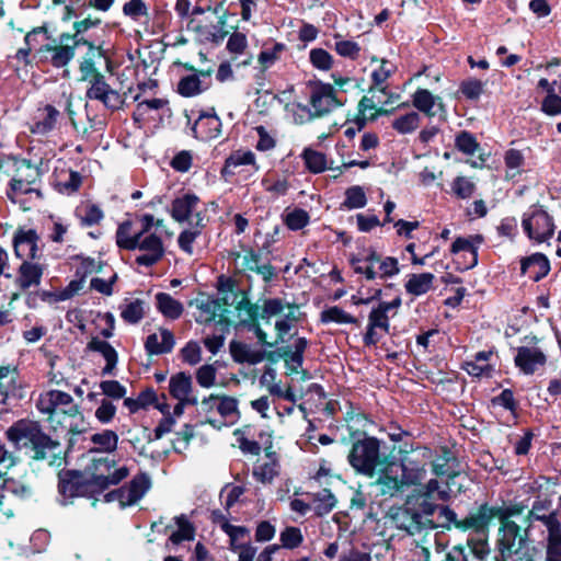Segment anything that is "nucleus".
<instances>
[{
    "instance_id": "obj_1",
    "label": "nucleus",
    "mask_w": 561,
    "mask_h": 561,
    "mask_svg": "<svg viewBox=\"0 0 561 561\" xmlns=\"http://www.w3.org/2000/svg\"><path fill=\"white\" fill-rule=\"evenodd\" d=\"M5 435L18 449H24L34 460L53 463L59 454L60 443L45 433L36 421L19 420L7 430Z\"/></svg>"
},
{
    "instance_id": "obj_2",
    "label": "nucleus",
    "mask_w": 561,
    "mask_h": 561,
    "mask_svg": "<svg viewBox=\"0 0 561 561\" xmlns=\"http://www.w3.org/2000/svg\"><path fill=\"white\" fill-rule=\"evenodd\" d=\"M528 529L517 523H500L496 548L503 561L523 560L531 553Z\"/></svg>"
},
{
    "instance_id": "obj_3",
    "label": "nucleus",
    "mask_w": 561,
    "mask_h": 561,
    "mask_svg": "<svg viewBox=\"0 0 561 561\" xmlns=\"http://www.w3.org/2000/svg\"><path fill=\"white\" fill-rule=\"evenodd\" d=\"M420 480V469L408 468L402 461H392L381 469L377 484L382 495L393 496L404 488L417 484Z\"/></svg>"
},
{
    "instance_id": "obj_4",
    "label": "nucleus",
    "mask_w": 561,
    "mask_h": 561,
    "mask_svg": "<svg viewBox=\"0 0 561 561\" xmlns=\"http://www.w3.org/2000/svg\"><path fill=\"white\" fill-rule=\"evenodd\" d=\"M348 463L357 472L374 477L380 465V442L374 436H365L356 440L347 456Z\"/></svg>"
},
{
    "instance_id": "obj_5",
    "label": "nucleus",
    "mask_w": 561,
    "mask_h": 561,
    "mask_svg": "<svg viewBox=\"0 0 561 561\" xmlns=\"http://www.w3.org/2000/svg\"><path fill=\"white\" fill-rule=\"evenodd\" d=\"M113 465L114 461L107 458L96 459L92 462L90 467L92 470L91 477L89 479H83L85 496H95L101 494L108 489L110 485H116L127 478L129 470L125 466L110 473Z\"/></svg>"
},
{
    "instance_id": "obj_6",
    "label": "nucleus",
    "mask_w": 561,
    "mask_h": 561,
    "mask_svg": "<svg viewBox=\"0 0 561 561\" xmlns=\"http://www.w3.org/2000/svg\"><path fill=\"white\" fill-rule=\"evenodd\" d=\"M522 226L525 233L537 242H545L554 233L553 219L541 207H535L529 214H524Z\"/></svg>"
},
{
    "instance_id": "obj_7",
    "label": "nucleus",
    "mask_w": 561,
    "mask_h": 561,
    "mask_svg": "<svg viewBox=\"0 0 561 561\" xmlns=\"http://www.w3.org/2000/svg\"><path fill=\"white\" fill-rule=\"evenodd\" d=\"M135 250L142 252L136 256V264L146 267L153 266L165 254L163 241L157 233H136Z\"/></svg>"
},
{
    "instance_id": "obj_8",
    "label": "nucleus",
    "mask_w": 561,
    "mask_h": 561,
    "mask_svg": "<svg viewBox=\"0 0 561 561\" xmlns=\"http://www.w3.org/2000/svg\"><path fill=\"white\" fill-rule=\"evenodd\" d=\"M36 408L42 414L50 416L57 410H60L66 415L78 413L79 405L73 402V398L69 393L51 389L39 394Z\"/></svg>"
},
{
    "instance_id": "obj_9",
    "label": "nucleus",
    "mask_w": 561,
    "mask_h": 561,
    "mask_svg": "<svg viewBox=\"0 0 561 561\" xmlns=\"http://www.w3.org/2000/svg\"><path fill=\"white\" fill-rule=\"evenodd\" d=\"M191 75L183 76L178 84L176 92L183 98H193L202 94L211 87V70L197 71L193 66H185Z\"/></svg>"
},
{
    "instance_id": "obj_10",
    "label": "nucleus",
    "mask_w": 561,
    "mask_h": 561,
    "mask_svg": "<svg viewBox=\"0 0 561 561\" xmlns=\"http://www.w3.org/2000/svg\"><path fill=\"white\" fill-rule=\"evenodd\" d=\"M41 240L35 229L20 228L13 236V250L18 259L22 261H35L42 256L38 248Z\"/></svg>"
},
{
    "instance_id": "obj_11",
    "label": "nucleus",
    "mask_w": 561,
    "mask_h": 561,
    "mask_svg": "<svg viewBox=\"0 0 561 561\" xmlns=\"http://www.w3.org/2000/svg\"><path fill=\"white\" fill-rule=\"evenodd\" d=\"M494 506L483 503L477 510H471L466 517L460 519L457 524V529L472 530L478 536H488L489 526L493 518H495Z\"/></svg>"
},
{
    "instance_id": "obj_12",
    "label": "nucleus",
    "mask_w": 561,
    "mask_h": 561,
    "mask_svg": "<svg viewBox=\"0 0 561 561\" xmlns=\"http://www.w3.org/2000/svg\"><path fill=\"white\" fill-rule=\"evenodd\" d=\"M310 104L317 117L324 116L333 108L342 105V103L336 99L333 85L321 81H318L312 85Z\"/></svg>"
},
{
    "instance_id": "obj_13",
    "label": "nucleus",
    "mask_w": 561,
    "mask_h": 561,
    "mask_svg": "<svg viewBox=\"0 0 561 561\" xmlns=\"http://www.w3.org/2000/svg\"><path fill=\"white\" fill-rule=\"evenodd\" d=\"M221 119L214 107L201 111L192 126V134L196 139L207 141L217 138L221 133Z\"/></svg>"
},
{
    "instance_id": "obj_14",
    "label": "nucleus",
    "mask_w": 561,
    "mask_h": 561,
    "mask_svg": "<svg viewBox=\"0 0 561 561\" xmlns=\"http://www.w3.org/2000/svg\"><path fill=\"white\" fill-rule=\"evenodd\" d=\"M552 501L549 499L537 497L533 502L531 508L525 518L526 526L524 527V529H528L529 535L534 522H541L546 526L547 531L557 528V526L561 524L554 511H551L549 514H538V511H550Z\"/></svg>"
},
{
    "instance_id": "obj_15",
    "label": "nucleus",
    "mask_w": 561,
    "mask_h": 561,
    "mask_svg": "<svg viewBox=\"0 0 561 561\" xmlns=\"http://www.w3.org/2000/svg\"><path fill=\"white\" fill-rule=\"evenodd\" d=\"M515 366L525 375H533L547 363V356L538 347L519 346L514 356Z\"/></svg>"
},
{
    "instance_id": "obj_16",
    "label": "nucleus",
    "mask_w": 561,
    "mask_h": 561,
    "mask_svg": "<svg viewBox=\"0 0 561 561\" xmlns=\"http://www.w3.org/2000/svg\"><path fill=\"white\" fill-rule=\"evenodd\" d=\"M58 492L62 496L61 505H67V499L77 496H85L84 480L82 474L77 470H68L59 474Z\"/></svg>"
},
{
    "instance_id": "obj_17",
    "label": "nucleus",
    "mask_w": 561,
    "mask_h": 561,
    "mask_svg": "<svg viewBox=\"0 0 561 561\" xmlns=\"http://www.w3.org/2000/svg\"><path fill=\"white\" fill-rule=\"evenodd\" d=\"M45 271V266L34 261H22L18 268V275L14 280L15 286L21 290H27L31 287H37Z\"/></svg>"
},
{
    "instance_id": "obj_18",
    "label": "nucleus",
    "mask_w": 561,
    "mask_h": 561,
    "mask_svg": "<svg viewBox=\"0 0 561 561\" xmlns=\"http://www.w3.org/2000/svg\"><path fill=\"white\" fill-rule=\"evenodd\" d=\"M175 345V337L171 330L159 328L158 333L149 334L145 340V351L148 355H162L172 352Z\"/></svg>"
},
{
    "instance_id": "obj_19",
    "label": "nucleus",
    "mask_w": 561,
    "mask_h": 561,
    "mask_svg": "<svg viewBox=\"0 0 561 561\" xmlns=\"http://www.w3.org/2000/svg\"><path fill=\"white\" fill-rule=\"evenodd\" d=\"M170 394L178 401L188 402L190 405H197L198 401L192 392V377L185 371L176 373L171 376L169 381Z\"/></svg>"
},
{
    "instance_id": "obj_20",
    "label": "nucleus",
    "mask_w": 561,
    "mask_h": 561,
    "mask_svg": "<svg viewBox=\"0 0 561 561\" xmlns=\"http://www.w3.org/2000/svg\"><path fill=\"white\" fill-rule=\"evenodd\" d=\"M549 271V260L542 253H534L530 256L524 257L520 262L522 275H527L534 282H539Z\"/></svg>"
},
{
    "instance_id": "obj_21",
    "label": "nucleus",
    "mask_w": 561,
    "mask_h": 561,
    "mask_svg": "<svg viewBox=\"0 0 561 561\" xmlns=\"http://www.w3.org/2000/svg\"><path fill=\"white\" fill-rule=\"evenodd\" d=\"M232 359L238 364L256 365L264 360L265 350H253L249 344L232 340L229 344Z\"/></svg>"
},
{
    "instance_id": "obj_22",
    "label": "nucleus",
    "mask_w": 561,
    "mask_h": 561,
    "mask_svg": "<svg viewBox=\"0 0 561 561\" xmlns=\"http://www.w3.org/2000/svg\"><path fill=\"white\" fill-rule=\"evenodd\" d=\"M198 203L199 198L194 193L178 196L172 201L170 216L178 222H185L191 218Z\"/></svg>"
},
{
    "instance_id": "obj_23",
    "label": "nucleus",
    "mask_w": 561,
    "mask_h": 561,
    "mask_svg": "<svg viewBox=\"0 0 561 561\" xmlns=\"http://www.w3.org/2000/svg\"><path fill=\"white\" fill-rule=\"evenodd\" d=\"M151 486L150 477L141 472L136 474L128 484L123 485L126 500L124 504L127 506L135 505L139 502Z\"/></svg>"
},
{
    "instance_id": "obj_24",
    "label": "nucleus",
    "mask_w": 561,
    "mask_h": 561,
    "mask_svg": "<svg viewBox=\"0 0 561 561\" xmlns=\"http://www.w3.org/2000/svg\"><path fill=\"white\" fill-rule=\"evenodd\" d=\"M87 350L91 352H98L104 357L106 364L102 368L103 376L114 374V369L116 368L118 362V354L108 342L93 336L87 344Z\"/></svg>"
},
{
    "instance_id": "obj_25",
    "label": "nucleus",
    "mask_w": 561,
    "mask_h": 561,
    "mask_svg": "<svg viewBox=\"0 0 561 561\" xmlns=\"http://www.w3.org/2000/svg\"><path fill=\"white\" fill-rule=\"evenodd\" d=\"M483 237L481 234H473L467 238L458 237L453 242L450 252L453 254H457L459 252H468L470 255V260L466 265V270L472 268L478 264V248L483 242Z\"/></svg>"
},
{
    "instance_id": "obj_26",
    "label": "nucleus",
    "mask_w": 561,
    "mask_h": 561,
    "mask_svg": "<svg viewBox=\"0 0 561 561\" xmlns=\"http://www.w3.org/2000/svg\"><path fill=\"white\" fill-rule=\"evenodd\" d=\"M38 116L31 126V131L36 135H47L55 129L60 112L51 104L38 108Z\"/></svg>"
},
{
    "instance_id": "obj_27",
    "label": "nucleus",
    "mask_w": 561,
    "mask_h": 561,
    "mask_svg": "<svg viewBox=\"0 0 561 561\" xmlns=\"http://www.w3.org/2000/svg\"><path fill=\"white\" fill-rule=\"evenodd\" d=\"M57 43V45H46L44 50L50 54L49 62L54 68H64L73 59L76 51L68 42L60 41V35Z\"/></svg>"
},
{
    "instance_id": "obj_28",
    "label": "nucleus",
    "mask_w": 561,
    "mask_h": 561,
    "mask_svg": "<svg viewBox=\"0 0 561 561\" xmlns=\"http://www.w3.org/2000/svg\"><path fill=\"white\" fill-rule=\"evenodd\" d=\"M195 218V224L191 225L190 228L182 230L178 237L179 248L188 255L193 254V243L202 234L203 229L205 228L204 217L202 214L196 213Z\"/></svg>"
},
{
    "instance_id": "obj_29",
    "label": "nucleus",
    "mask_w": 561,
    "mask_h": 561,
    "mask_svg": "<svg viewBox=\"0 0 561 561\" xmlns=\"http://www.w3.org/2000/svg\"><path fill=\"white\" fill-rule=\"evenodd\" d=\"M134 101L137 102L135 112L133 113V119L140 122L149 111L162 110L163 114L169 117L172 115L171 108L168 106V100L165 99H150L140 101V94L134 96Z\"/></svg>"
},
{
    "instance_id": "obj_30",
    "label": "nucleus",
    "mask_w": 561,
    "mask_h": 561,
    "mask_svg": "<svg viewBox=\"0 0 561 561\" xmlns=\"http://www.w3.org/2000/svg\"><path fill=\"white\" fill-rule=\"evenodd\" d=\"M157 310L167 319L176 320L184 312L183 304L170 294L158 293L154 296Z\"/></svg>"
},
{
    "instance_id": "obj_31",
    "label": "nucleus",
    "mask_w": 561,
    "mask_h": 561,
    "mask_svg": "<svg viewBox=\"0 0 561 561\" xmlns=\"http://www.w3.org/2000/svg\"><path fill=\"white\" fill-rule=\"evenodd\" d=\"M435 275L428 272L409 275L404 284L405 291L412 296H422L433 288Z\"/></svg>"
},
{
    "instance_id": "obj_32",
    "label": "nucleus",
    "mask_w": 561,
    "mask_h": 561,
    "mask_svg": "<svg viewBox=\"0 0 561 561\" xmlns=\"http://www.w3.org/2000/svg\"><path fill=\"white\" fill-rule=\"evenodd\" d=\"M412 508H405L401 514L397 515L396 523L399 529L405 530L409 535H415L424 529H428V524L422 522Z\"/></svg>"
},
{
    "instance_id": "obj_33",
    "label": "nucleus",
    "mask_w": 561,
    "mask_h": 561,
    "mask_svg": "<svg viewBox=\"0 0 561 561\" xmlns=\"http://www.w3.org/2000/svg\"><path fill=\"white\" fill-rule=\"evenodd\" d=\"M311 508L318 517L329 514L336 505V499L329 489L311 494Z\"/></svg>"
},
{
    "instance_id": "obj_34",
    "label": "nucleus",
    "mask_w": 561,
    "mask_h": 561,
    "mask_svg": "<svg viewBox=\"0 0 561 561\" xmlns=\"http://www.w3.org/2000/svg\"><path fill=\"white\" fill-rule=\"evenodd\" d=\"M388 437L393 443L403 442V446H400V454H410L417 447L413 444V435L409 431L403 430L399 424L392 422L387 427Z\"/></svg>"
},
{
    "instance_id": "obj_35",
    "label": "nucleus",
    "mask_w": 561,
    "mask_h": 561,
    "mask_svg": "<svg viewBox=\"0 0 561 561\" xmlns=\"http://www.w3.org/2000/svg\"><path fill=\"white\" fill-rule=\"evenodd\" d=\"M121 318L128 324H137L145 317V301L135 299L131 301L126 300L125 304L119 305Z\"/></svg>"
},
{
    "instance_id": "obj_36",
    "label": "nucleus",
    "mask_w": 561,
    "mask_h": 561,
    "mask_svg": "<svg viewBox=\"0 0 561 561\" xmlns=\"http://www.w3.org/2000/svg\"><path fill=\"white\" fill-rule=\"evenodd\" d=\"M491 355V351L478 352L473 360L465 362L462 368L472 377H481L489 374L492 370V367L488 364Z\"/></svg>"
},
{
    "instance_id": "obj_37",
    "label": "nucleus",
    "mask_w": 561,
    "mask_h": 561,
    "mask_svg": "<svg viewBox=\"0 0 561 561\" xmlns=\"http://www.w3.org/2000/svg\"><path fill=\"white\" fill-rule=\"evenodd\" d=\"M254 162L255 156L252 151H234L226 159L225 164L221 169V175H232L234 174V168L240 165L254 164Z\"/></svg>"
},
{
    "instance_id": "obj_38",
    "label": "nucleus",
    "mask_w": 561,
    "mask_h": 561,
    "mask_svg": "<svg viewBox=\"0 0 561 561\" xmlns=\"http://www.w3.org/2000/svg\"><path fill=\"white\" fill-rule=\"evenodd\" d=\"M302 159L305 161L306 168L311 173H322L329 168L327 156L311 148H306L302 151ZM330 169L332 168L330 167Z\"/></svg>"
},
{
    "instance_id": "obj_39",
    "label": "nucleus",
    "mask_w": 561,
    "mask_h": 561,
    "mask_svg": "<svg viewBox=\"0 0 561 561\" xmlns=\"http://www.w3.org/2000/svg\"><path fill=\"white\" fill-rule=\"evenodd\" d=\"M367 197L364 188L359 185H353L345 191V198L341 204L342 209H358L365 207Z\"/></svg>"
},
{
    "instance_id": "obj_40",
    "label": "nucleus",
    "mask_w": 561,
    "mask_h": 561,
    "mask_svg": "<svg viewBox=\"0 0 561 561\" xmlns=\"http://www.w3.org/2000/svg\"><path fill=\"white\" fill-rule=\"evenodd\" d=\"M283 221L289 230L298 231L309 225L310 216L307 210L296 207L283 214Z\"/></svg>"
},
{
    "instance_id": "obj_41",
    "label": "nucleus",
    "mask_w": 561,
    "mask_h": 561,
    "mask_svg": "<svg viewBox=\"0 0 561 561\" xmlns=\"http://www.w3.org/2000/svg\"><path fill=\"white\" fill-rule=\"evenodd\" d=\"M308 346V341L306 337H298L294 343V351L289 354L284 352L283 356H287L285 359L287 367L291 371H298L299 368L302 367L304 364V354Z\"/></svg>"
},
{
    "instance_id": "obj_42",
    "label": "nucleus",
    "mask_w": 561,
    "mask_h": 561,
    "mask_svg": "<svg viewBox=\"0 0 561 561\" xmlns=\"http://www.w3.org/2000/svg\"><path fill=\"white\" fill-rule=\"evenodd\" d=\"M266 456L271 458V460L253 469V477L255 480L264 484L271 483L273 479L278 474V463L274 458V453H267Z\"/></svg>"
},
{
    "instance_id": "obj_43",
    "label": "nucleus",
    "mask_w": 561,
    "mask_h": 561,
    "mask_svg": "<svg viewBox=\"0 0 561 561\" xmlns=\"http://www.w3.org/2000/svg\"><path fill=\"white\" fill-rule=\"evenodd\" d=\"M175 523L178 525V529L170 536V540L173 543L179 545L183 541L194 539L195 529L185 515L182 514L180 516H176Z\"/></svg>"
},
{
    "instance_id": "obj_44",
    "label": "nucleus",
    "mask_w": 561,
    "mask_h": 561,
    "mask_svg": "<svg viewBox=\"0 0 561 561\" xmlns=\"http://www.w3.org/2000/svg\"><path fill=\"white\" fill-rule=\"evenodd\" d=\"M421 117L416 112H410L397 117L391 127L401 135L411 134L420 126Z\"/></svg>"
},
{
    "instance_id": "obj_45",
    "label": "nucleus",
    "mask_w": 561,
    "mask_h": 561,
    "mask_svg": "<svg viewBox=\"0 0 561 561\" xmlns=\"http://www.w3.org/2000/svg\"><path fill=\"white\" fill-rule=\"evenodd\" d=\"M320 320L322 323H339V324H355L357 323L356 318L352 314L345 312L342 308L337 306L329 307L324 309L320 314Z\"/></svg>"
},
{
    "instance_id": "obj_46",
    "label": "nucleus",
    "mask_w": 561,
    "mask_h": 561,
    "mask_svg": "<svg viewBox=\"0 0 561 561\" xmlns=\"http://www.w3.org/2000/svg\"><path fill=\"white\" fill-rule=\"evenodd\" d=\"M286 50L284 43H274L272 46L264 45L263 49L257 56V61L262 65L263 69L271 68Z\"/></svg>"
},
{
    "instance_id": "obj_47",
    "label": "nucleus",
    "mask_w": 561,
    "mask_h": 561,
    "mask_svg": "<svg viewBox=\"0 0 561 561\" xmlns=\"http://www.w3.org/2000/svg\"><path fill=\"white\" fill-rule=\"evenodd\" d=\"M133 222L130 220L123 221L119 224L116 230V244L118 248L134 251L136 232L131 231Z\"/></svg>"
},
{
    "instance_id": "obj_48",
    "label": "nucleus",
    "mask_w": 561,
    "mask_h": 561,
    "mask_svg": "<svg viewBox=\"0 0 561 561\" xmlns=\"http://www.w3.org/2000/svg\"><path fill=\"white\" fill-rule=\"evenodd\" d=\"M546 560L561 561V524L548 531Z\"/></svg>"
},
{
    "instance_id": "obj_49",
    "label": "nucleus",
    "mask_w": 561,
    "mask_h": 561,
    "mask_svg": "<svg viewBox=\"0 0 561 561\" xmlns=\"http://www.w3.org/2000/svg\"><path fill=\"white\" fill-rule=\"evenodd\" d=\"M450 461H455V458L449 451L445 450L444 454L432 463L433 474L454 480L457 477V472L451 469Z\"/></svg>"
},
{
    "instance_id": "obj_50",
    "label": "nucleus",
    "mask_w": 561,
    "mask_h": 561,
    "mask_svg": "<svg viewBox=\"0 0 561 561\" xmlns=\"http://www.w3.org/2000/svg\"><path fill=\"white\" fill-rule=\"evenodd\" d=\"M412 104L420 112L433 116V107L435 105L434 95L426 89H417L412 95Z\"/></svg>"
},
{
    "instance_id": "obj_51",
    "label": "nucleus",
    "mask_w": 561,
    "mask_h": 561,
    "mask_svg": "<svg viewBox=\"0 0 561 561\" xmlns=\"http://www.w3.org/2000/svg\"><path fill=\"white\" fill-rule=\"evenodd\" d=\"M279 541L284 549H297L304 542L301 529L295 526L285 527L279 534Z\"/></svg>"
},
{
    "instance_id": "obj_52",
    "label": "nucleus",
    "mask_w": 561,
    "mask_h": 561,
    "mask_svg": "<svg viewBox=\"0 0 561 561\" xmlns=\"http://www.w3.org/2000/svg\"><path fill=\"white\" fill-rule=\"evenodd\" d=\"M91 442L99 445L102 451L113 453L117 449L118 435L112 430H104L91 436Z\"/></svg>"
},
{
    "instance_id": "obj_53",
    "label": "nucleus",
    "mask_w": 561,
    "mask_h": 561,
    "mask_svg": "<svg viewBox=\"0 0 561 561\" xmlns=\"http://www.w3.org/2000/svg\"><path fill=\"white\" fill-rule=\"evenodd\" d=\"M455 147L458 151L467 156H472L478 150L479 142L472 133L461 130L455 137Z\"/></svg>"
},
{
    "instance_id": "obj_54",
    "label": "nucleus",
    "mask_w": 561,
    "mask_h": 561,
    "mask_svg": "<svg viewBox=\"0 0 561 561\" xmlns=\"http://www.w3.org/2000/svg\"><path fill=\"white\" fill-rule=\"evenodd\" d=\"M421 502L416 505V507H413L414 514H417L422 522H425L428 524V529L435 528V524L432 519L433 515L436 511H438L439 505L435 504L432 501V497H421Z\"/></svg>"
},
{
    "instance_id": "obj_55",
    "label": "nucleus",
    "mask_w": 561,
    "mask_h": 561,
    "mask_svg": "<svg viewBox=\"0 0 561 561\" xmlns=\"http://www.w3.org/2000/svg\"><path fill=\"white\" fill-rule=\"evenodd\" d=\"M222 531L229 537V549L232 552H237L238 549L245 543L240 542L239 540L250 534L249 528L245 526H234L231 524H225L222 526Z\"/></svg>"
},
{
    "instance_id": "obj_56",
    "label": "nucleus",
    "mask_w": 561,
    "mask_h": 561,
    "mask_svg": "<svg viewBox=\"0 0 561 561\" xmlns=\"http://www.w3.org/2000/svg\"><path fill=\"white\" fill-rule=\"evenodd\" d=\"M334 38L337 39L334 49L341 57L352 60H356L359 57L360 46L356 42L342 39L340 34H335Z\"/></svg>"
},
{
    "instance_id": "obj_57",
    "label": "nucleus",
    "mask_w": 561,
    "mask_h": 561,
    "mask_svg": "<svg viewBox=\"0 0 561 561\" xmlns=\"http://www.w3.org/2000/svg\"><path fill=\"white\" fill-rule=\"evenodd\" d=\"M492 407H502L510 411L514 417L517 416L518 402L515 400L511 389H503L499 396L491 399Z\"/></svg>"
},
{
    "instance_id": "obj_58",
    "label": "nucleus",
    "mask_w": 561,
    "mask_h": 561,
    "mask_svg": "<svg viewBox=\"0 0 561 561\" xmlns=\"http://www.w3.org/2000/svg\"><path fill=\"white\" fill-rule=\"evenodd\" d=\"M311 65L322 71H328L333 66L332 55L323 48H312L309 53Z\"/></svg>"
},
{
    "instance_id": "obj_59",
    "label": "nucleus",
    "mask_w": 561,
    "mask_h": 561,
    "mask_svg": "<svg viewBox=\"0 0 561 561\" xmlns=\"http://www.w3.org/2000/svg\"><path fill=\"white\" fill-rule=\"evenodd\" d=\"M462 95L471 101L478 100L484 91V83L476 78L463 80L459 87Z\"/></svg>"
},
{
    "instance_id": "obj_60",
    "label": "nucleus",
    "mask_w": 561,
    "mask_h": 561,
    "mask_svg": "<svg viewBox=\"0 0 561 561\" xmlns=\"http://www.w3.org/2000/svg\"><path fill=\"white\" fill-rule=\"evenodd\" d=\"M82 184V176L78 171L70 170L67 181H58L55 184L56 190L66 195L77 193Z\"/></svg>"
},
{
    "instance_id": "obj_61",
    "label": "nucleus",
    "mask_w": 561,
    "mask_h": 561,
    "mask_svg": "<svg viewBox=\"0 0 561 561\" xmlns=\"http://www.w3.org/2000/svg\"><path fill=\"white\" fill-rule=\"evenodd\" d=\"M262 186L275 198L285 196L290 187L288 181L285 178H278L275 181H273L271 178H264L262 180Z\"/></svg>"
},
{
    "instance_id": "obj_62",
    "label": "nucleus",
    "mask_w": 561,
    "mask_h": 561,
    "mask_svg": "<svg viewBox=\"0 0 561 561\" xmlns=\"http://www.w3.org/2000/svg\"><path fill=\"white\" fill-rule=\"evenodd\" d=\"M182 360L191 366L202 360V348L196 341H188L180 351Z\"/></svg>"
},
{
    "instance_id": "obj_63",
    "label": "nucleus",
    "mask_w": 561,
    "mask_h": 561,
    "mask_svg": "<svg viewBox=\"0 0 561 561\" xmlns=\"http://www.w3.org/2000/svg\"><path fill=\"white\" fill-rule=\"evenodd\" d=\"M110 88L111 85L106 82L104 75L98 73L95 78L90 79L89 87L85 91V98L88 100L95 101V99L101 96Z\"/></svg>"
},
{
    "instance_id": "obj_64",
    "label": "nucleus",
    "mask_w": 561,
    "mask_h": 561,
    "mask_svg": "<svg viewBox=\"0 0 561 561\" xmlns=\"http://www.w3.org/2000/svg\"><path fill=\"white\" fill-rule=\"evenodd\" d=\"M454 194L461 199L470 198L476 190V185L465 176H457L451 183Z\"/></svg>"
}]
</instances>
